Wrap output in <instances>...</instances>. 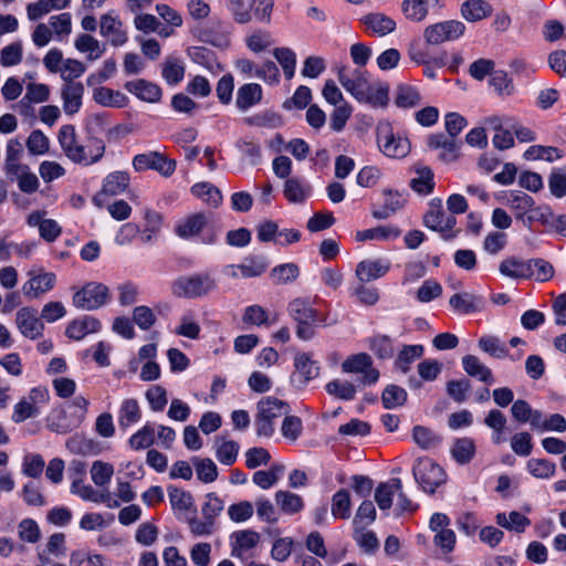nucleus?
<instances>
[{
  "label": "nucleus",
  "mask_w": 566,
  "mask_h": 566,
  "mask_svg": "<svg viewBox=\"0 0 566 566\" xmlns=\"http://www.w3.org/2000/svg\"><path fill=\"white\" fill-rule=\"evenodd\" d=\"M338 81L342 86L358 102L384 107L388 103L389 87L387 84H371L366 72L355 69L338 70Z\"/></svg>",
  "instance_id": "f257e3e1"
},
{
  "label": "nucleus",
  "mask_w": 566,
  "mask_h": 566,
  "mask_svg": "<svg viewBox=\"0 0 566 566\" xmlns=\"http://www.w3.org/2000/svg\"><path fill=\"white\" fill-rule=\"evenodd\" d=\"M216 287V280L209 273H195L178 276L171 283V293L179 298H199Z\"/></svg>",
  "instance_id": "f03ea898"
},
{
  "label": "nucleus",
  "mask_w": 566,
  "mask_h": 566,
  "mask_svg": "<svg viewBox=\"0 0 566 566\" xmlns=\"http://www.w3.org/2000/svg\"><path fill=\"white\" fill-rule=\"evenodd\" d=\"M287 313L297 324L296 336L302 340L312 339L315 335L317 313L310 302L302 297L294 298L287 305Z\"/></svg>",
  "instance_id": "7ed1b4c3"
},
{
  "label": "nucleus",
  "mask_w": 566,
  "mask_h": 566,
  "mask_svg": "<svg viewBox=\"0 0 566 566\" xmlns=\"http://www.w3.org/2000/svg\"><path fill=\"white\" fill-rule=\"evenodd\" d=\"M413 476L420 488L427 493H434L446 481L443 469L429 458H422L413 467Z\"/></svg>",
  "instance_id": "20e7f679"
},
{
  "label": "nucleus",
  "mask_w": 566,
  "mask_h": 566,
  "mask_svg": "<svg viewBox=\"0 0 566 566\" xmlns=\"http://www.w3.org/2000/svg\"><path fill=\"white\" fill-rule=\"evenodd\" d=\"M108 298V287L102 283L90 282L73 295V305L83 311H93L103 306Z\"/></svg>",
  "instance_id": "39448f33"
},
{
  "label": "nucleus",
  "mask_w": 566,
  "mask_h": 566,
  "mask_svg": "<svg viewBox=\"0 0 566 566\" xmlns=\"http://www.w3.org/2000/svg\"><path fill=\"white\" fill-rule=\"evenodd\" d=\"M132 165L136 171L153 169L163 177H170L176 170V161L159 151L138 154L133 158Z\"/></svg>",
  "instance_id": "423d86ee"
},
{
  "label": "nucleus",
  "mask_w": 566,
  "mask_h": 566,
  "mask_svg": "<svg viewBox=\"0 0 566 566\" xmlns=\"http://www.w3.org/2000/svg\"><path fill=\"white\" fill-rule=\"evenodd\" d=\"M464 24L460 21L449 20L431 24L424 29L423 36L428 44L438 45L453 41L464 33Z\"/></svg>",
  "instance_id": "0eeeda50"
},
{
  "label": "nucleus",
  "mask_w": 566,
  "mask_h": 566,
  "mask_svg": "<svg viewBox=\"0 0 566 566\" xmlns=\"http://www.w3.org/2000/svg\"><path fill=\"white\" fill-rule=\"evenodd\" d=\"M377 142L384 155L391 158H403L410 151L407 138L395 136L389 126L378 129Z\"/></svg>",
  "instance_id": "6e6552de"
},
{
  "label": "nucleus",
  "mask_w": 566,
  "mask_h": 566,
  "mask_svg": "<svg viewBox=\"0 0 566 566\" xmlns=\"http://www.w3.org/2000/svg\"><path fill=\"white\" fill-rule=\"evenodd\" d=\"M342 370L346 374H361L365 385H373L379 378V371L373 368L371 357L365 353L346 358L342 364Z\"/></svg>",
  "instance_id": "1a4fd4ad"
},
{
  "label": "nucleus",
  "mask_w": 566,
  "mask_h": 566,
  "mask_svg": "<svg viewBox=\"0 0 566 566\" xmlns=\"http://www.w3.org/2000/svg\"><path fill=\"white\" fill-rule=\"evenodd\" d=\"M455 222L454 216L446 213L440 199L430 201L429 210L423 216V223L427 228L444 234L453 229Z\"/></svg>",
  "instance_id": "9d476101"
},
{
  "label": "nucleus",
  "mask_w": 566,
  "mask_h": 566,
  "mask_svg": "<svg viewBox=\"0 0 566 566\" xmlns=\"http://www.w3.org/2000/svg\"><path fill=\"white\" fill-rule=\"evenodd\" d=\"M28 276L29 280L22 285V292L29 298H38L51 291L56 281L54 273L44 272L42 269L30 270Z\"/></svg>",
  "instance_id": "9b49d317"
},
{
  "label": "nucleus",
  "mask_w": 566,
  "mask_h": 566,
  "mask_svg": "<svg viewBox=\"0 0 566 566\" xmlns=\"http://www.w3.org/2000/svg\"><path fill=\"white\" fill-rule=\"evenodd\" d=\"M105 149L104 140L90 136L86 142L82 143V146L78 147L72 161L83 166H91L98 163L104 157Z\"/></svg>",
  "instance_id": "f8f14e48"
},
{
  "label": "nucleus",
  "mask_w": 566,
  "mask_h": 566,
  "mask_svg": "<svg viewBox=\"0 0 566 566\" xmlns=\"http://www.w3.org/2000/svg\"><path fill=\"white\" fill-rule=\"evenodd\" d=\"M50 87L43 83H29L24 96L18 102L17 108L23 116L32 114V104H40L49 101Z\"/></svg>",
  "instance_id": "ddd939ff"
},
{
  "label": "nucleus",
  "mask_w": 566,
  "mask_h": 566,
  "mask_svg": "<svg viewBox=\"0 0 566 566\" xmlns=\"http://www.w3.org/2000/svg\"><path fill=\"white\" fill-rule=\"evenodd\" d=\"M129 175L126 171H113L108 174L102 185L101 191L93 198L96 206L102 207V196H118L128 188Z\"/></svg>",
  "instance_id": "4468645a"
},
{
  "label": "nucleus",
  "mask_w": 566,
  "mask_h": 566,
  "mask_svg": "<svg viewBox=\"0 0 566 566\" xmlns=\"http://www.w3.org/2000/svg\"><path fill=\"white\" fill-rule=\"evenodd\" d=\"M390 269V262L385 259H368L360 261L355 270V275L360 283L382 277Z\"/></svg>",
  "instance_id": "2eb2a0df"
},
{
  "label": "nucleus",
  "mask_w": 566,
  "mask_h": 566,
  "mask_svg": "<svg viewBox=\"0 0 566 566\" xmlns=\"http://www.w3.org/2000/svg\"><path fill=\"white\" fill-rule=\"evenodd\" d=\"M101 34L108 39L114 46H120L127 41V34L123 29V23L113 11L101 17Z\"/></svg>",
  "instance_id": "dca6fc26"
},
{
  "label": "nucleus",
  "mask_w": 566,
  "mask_h": 566,
  "mask_svg": "<svg viewBox=\"0 0 566 566\" xmlns=\"http://www.w3.org/2000/svg\"><path fill=\"white\" fill-rule=\"evenodd\" d=\"M443 0H403L401 10L405 17L413 22L423 21L430 10L442 8Z\"/></svg>",
  "instance_id": "f3484780"
},
{
  "label": "nucleus",
  "mask_w": 566,
  "mask_h": 566,
  "mask_svg": "<svg viewBox=\"0 0 566 566\" xmlns=\"http://www.w3.org/2000/svg\"><path fill=\"white\" fill-rule=\"evenodd\" d=\"M36 314V311L31 307H23L17 313L18 328L23 336L30 339L40 337L44 327Z\"/></svg>",
  "instance_id": "a211bd4d"
},
{
  "label": "nucleus",
  "mask_w": 566,
  "mask_h": 566,
  "mask_svg": "<svg viewBox=\"0 0 566 566\" xmlns=\"http://www.w3.org/2000/svg\"><path fill=\"white\" fill-rule=\"evenodd\" d=\"M295 376L293 381L305 386L310 380L315 379L319 375V366L317 361L306 353H298L294 357Z\"/></svg>",
  "instance_id": "6ab92c4d"
},
{
  "label": "nucleus",
  "mask_w": 566,
  "mask_h": 566,
  "mask_svg": "<svg viewBox=\"0 0 566 566\" xmlns=\"http://www.w3.org/2000/svg\"><path fill=\"white\" fill-rule=\"evenodd\" d=\"M125 88L139 99L148 103L159 102L163 94L161 88L157 84L143 78L127 82Z\"/></svg>",
  "instance_id": "aec40b11"
},
{
  "label": "nucleus",
  "mask_w": 566,
  "mask_h": 566,
  "mask_svg": "<svg viewBox=\"0 0 566 566\" xmlns=\"http://www.w3.org/2000/svg\"><path fill=\"white\" fill-rule=\"evenodd\" d=\"M101 322L93 316H83L72 321L65 331L69 338L81 340L86 335L97 333L101 329Z\"/></svg>",
  "instance_id": "412c9836"
},
{
  "label": "nucleus",
  "mask_w": 566,
  "mask_h": 566,
  "mask_svg": "<svg viewBox=\"0 0 566 566\" xmlns=\"http://www.w3.org/2000/svg\"><path fill=\"white\" fill-rule=\"evenodd\" d=\"M84 86L80 82L65 83L61 91L63 109L66 114H75L82 105Z\"/></svg>",
  "instance_id": "4be33fe9"
},
{
  "label": "nucleus",
  "mask_w": 566,
  "mask_h": 566,
  "mask_svg": "<svg viewBox=\"0 0 566 566\" xmlns=\"http://www.w3.org/2000/svg\"><path fill=\"white\" fill-rule=\"evenodd\" d=\"M461 364L468 376L473 377L488 385L494 382V377L491 368L483 364L478 356L465 355L462 357Z\"/></svg>",
  "instance_id": "5701e85b"
},
{
  "label": "nucleus",
  "mask_w": 566,
  "mask_h": 566,
  "mask_svg": "<svg viewBox=\"0 0 566 566\" xmlns=\"http://www.w3.org/2000/svg\"><path fill=\"white\" fill-rule=\"evenodd\" d=\"M232 549L231 556L235 558H243L244 553L252 549L260 542V535L252 530L238 531L232 534Z\"/></svg>",
  "instance_id": "b1692460"
},
{
  "label": "nucleus",
  "mask_w": 566,
  "mask_h": 566,
  "mask_svg": "<svg viewBox=\"0 0 566 566\" xmlns=\"http://www.w3.org/2000/svg\"><path fill=\"white\" fill-rule=\"evenodd\" d=\"M402 489V482L398 478H392L387 482H381L375 490V502L380 511H388L392 505L394 495Z\"/></svg>",
  "instance_id": "393cba45"
},
{
  "label": "nucleus",
  "mask_w": 566,
  "mask_h": 566,
  "mask_svg": "<svg viewBox=\"0 0 566 566\" xmlns=\"http://www.w3.org/2000/svg\"><path fill=\"white\" fill-rule=\"evenodd\" d=\"M262 96L263 92L261 85L256 83L243 84L237 91L235 105L240 111L245 112L259 104Z\"/></svg>",
  "instance_id": "a878e982"
},
{
  "label": "nucleus",
  "mask_w": 566,
  "mask_h": 566,
  "mask_svg": "<svg viewBox=\"0 0 566 566\" xmlns=\"http://www.w3.org/2000/svg\"><path fill=\"white\" fill-rule=\"evenodd\" d=\"M208 220V216L202 212L193 213L177 224L176 233L184 239L195 237L207 226Z\"/></svg>",
  "instance_id": "bb28decb"
},
{
  "label": "nucleus",
  "mask_w": 566,
  "mask_h": 566,
  "mask_svg": "<svg viewBox=\"0 0 566 566\" xmlns=\"http://www.w3.org/2000/svg\"><path fill=\"white\" fill-rule=\"evenodd\" d=\"M450 306L458 313H473L481 310L483 298L473 293H457L449 300Z\"/></svg>",
  "instance_id": "cd10ccee"
},
{
  "label": "nucleus",
  "mask_w": 566,
  "mask_h": 566,
  "mask_svg": "<svg viewBox=\"0 0 566 566\" xmlns=\"http://www.w3.org/2000/svg\"><path fill=\"white\" fill-rule=\"evenodd\" d=\"M416 176L410 180V187L419 195L427 196L433 191V172L428 166L416 165Z\"/></svg>",
  "instance_id": "c85d7f7f"
},
{
  "label": "nucleus",
  "mask_w": 566,
  "mask_h": 566,
  "mask_svg": "<svg viewBox=\"0 0 566 566\" xmlns=\"http://www.w3.org/2000/svg\"><path fill=\"white\" fill-rule=\"evenodd\" d=\"M507 423L505 415L499 409H491L484 418V424L492 430V442L501 444L505 441L504 431Z\"/></svg>",
  "instance_id": "c756f323"
},
{
  "label": "nucleus",
  "mask_w": 566,
  "mask_h": 566,
  "mask_svg": "<svg viewBox=\"0 0 566 566\" xmlns=\"http://www.w3.org/2000/svg\"><path fill=\"white\" fill-rule=\"evenodd\" d=\"M94 101L106 107H124L128 103V98L119 91H114L108 87H97L93 91Z\"/></svg>",
  "instance_id": "7c9ffc66"
},
{
  "label": "nucleus",
  "mask_w": 566,
  "mask_h": 566,
  "mask_svg": "<svg viewBox=\"0 0 566 566\" xmlns=\"http://www.w3.org/2000/svg\"><path fill=\"white\" fill-rule=\"evenodd\" d=\"M57 139L64 155L72 161L78 147L82 146V142L77 138L75 127L73 125H63L59 130Z\"/></svg>",
  "instance_id": "2f4dec72"
},
{
  "label": "nucleus",
  "mask_w": 566,
  "mask_h": 566,
  "mask_svg": "<svg viewBox=\"0 0 566 566\" xmlns=\"http://www.w3.org/2000/svg\"><path fill=\"white\" fill-rule=\"evenodd\" d=\"M7 175L17 180L19 189L24 193H33L39 189V179L28 165H22L19 170L13 169Z\"/></svg>",
  "instance_id": "473e14b6"
},
{
  "label": "nucleus",
  "mask_w": 566,
  "mask_h": 566,
  "mask_svg": "<svg viewBox=\"0 0 566 566\" xmlns=\"http://www.w3.org/2000/svg\"><path fill=\"white\" fill-rule=\"evenodd\" d=\"M475 443L472 438H459L451 447V455L461 465L469 463L475 455Z\"/></svg>",
  "instance_id": "72a5a7b5"
},
{
  "label": "nucleus",
  "mask_w": 566,
  "mask_h": 566,
  "mask_svg": "<svg viewBox=\"0 0 566 566\" xmlns=\"http://www.w3.org/2000/svg\"><path fill=\"white\" fill-rule=\"evenodd\" d=\"M423 350L422 345H405L395 360V367L402 374H407L410 365L423 355Z\"/></svg>",
  "instance_id": "f704fd0d"
},
{
  "label": "nucleus",
  "mask_w": 566,
  "mask_h": 566,
  "mask_svg": "<svg viewBox=\"0 0 566 566\" xmlns=\"http://www.w3.org/2000/svg\"><path fill=\"white\" fill-rule=\"evenodd\" d=\"M365 25L379 36L391 33L395 28V21L380 13H370L363 19Z\"/></svg>",
  "instance_id": "c9c22d12"
},
{
  "label": "nucleus",
  "mask_w": 566,
  "mask_h": 566,
  "mask_svg": "<svg viewBox=\"0 0 566 566\" xmlns=\"http://www.w3.org/2000/svg\"><path fill=\"white\" fill-rule=\"evenodd\" d=\"M478 346L493 358L503 359L509 356V348L497 336L484 335L479 338Z\"/></svg>",
  "instance_id": "e433bc0d"
},
{
  "label": "nucleus",
  "mask_w": 566,
  "mask_h": 566,
  "mask_svg": "<svg viewBox=\"0 0 566 566\" xmlns=\"http://www.w3.org/2000/svg\"><path fill=\"white\" fill-rule=\"evenodd\" d=\"M161 75L168 85H177L185 76V66L180 59L169 56L163 64Z\"/></svg>",
  "instance_id": "4c0bfd02"
},
{
  "label": "nucleus",
  "mask_w": 566,
  "mask_h": 566,
  "mask_svg": "<svg viewBox=\"0 0 566 566\" xmlns=\"http://www.w3.org/2000/svg\"><path fill=\"white\" fill-rule=\"evenodd\" d=\"M275 502L283 513L290 515L301 512L304 507L303 499L290 491H277Z\"/></svg>",
  "instance_id": "58836bf2"
},
{
  "label": "nucleus",
  "mask_w": 566,
  "mask_h": 566,
  "mask_svg": "<svg viewBox=\"0 0 566 566\" xmlns=\"http://www.w3.org/2000/svg\"><path fill=\"white\" fill-rule=\"evenodd\" d=\"M189 55L198 65L207 69L210 72L221 71V65L216 61L214 52L203 46H195L189 50Z\"/></svg>",
  "instance_id": "ea45409f"
},
{
  "label": "nucleus",
  "mask_w": 566,
  "mask_h": 566,
  "mask_svg": "<svg viewBox=\"0 0 566 566\" xmlns=\"http://www.w3.org/2000/svg\"><path fill=\"white\" fill-rule=\"evenodd\" d=\"M462 15L468 21H479L492 13V7L484 0H468L462 4Z\"/></svg>",
  "instance_id": "a19ab883"
},
{
  "label": "nucleus",
  "mask_w": 566,
  "mask_h": 566,
  "mask_svg": "<svg viewBox=\"0 0 566 566\" xmlns=\"http://www.w3.org/2000/svg\"><path fill=\"white\" fill-rule=\"evenodd\" d=\"M239 449L240 446L233 440H216V457L221 464H233L237 461Z\"/></svg>",
  "instance_id": "79ce46f5"
},
{
  "label": "nucleus",
  "mask_w": 566,
  "mask_h": 566,
  "mask_svg": "<svg viewBox=\"0 0 566 566\" xmlns=\"http://www.w3.org/2000/svg\"><path fill=\"white\" fill-rule=\"evenodd\" d=\"M142 411L136 399H125L119 408L118 423L120 428H128L139 421Z\"/></svg>",
  "instance_id": "37998d69"
},
{
  "label": "nucleus",
  "mask_w": 566,
  "mask_h": 566,
  "mask_svg": "<svg viewBox=\"0 0 566 566\" xmlns=\"http://www.w3.org/2000/svg\"><path fill=\"white\" fill-rule=\"evenodd\" d=\"M499 271L501 274L511 279L530 277V266H527V262H523L516 258L504 259L499 265Z\"/></svg>",
  "instance_id": "c03bdc74"
},
{
  "label": "nucleus",
  "mask_w": 566,
  "mask_h": 566,
  "mask_svg": "<svg viewBox=\"0 0 566 566\" xmlns=\"http://www.w3.org/2000/svg\"><path fill=\"white\" fill-rule=\"evenodd\" d=\"M74 46L81 53H87V57L91 61L99 59L104 53V49L98 40L86 33H82L76 38Z\"/></svg>",
  "instance_id": "a18cd8bd"
},
{
  "label": "nucleus",
  "mask_w": 566,
  "mask_h": 566,
  "mask_svg": "<svg viewBox=\"0 0 566 566\" xmlns=\"http://www.w3.org/2000/svg\"><path fill=\"white\" fill-rule=\"evenodd\" d=\"M258 410L269 416V418L274 421L279 417L286 416L290 411V407L280 399L266 397L259 401Z\"/></svg>",
  "instance_id": "49530a36"
},
{
  "label": "nucleus",
  "mask_w": 566,
  "mask_h": 566,
  "mask_svg": "<svg viewBox=\"0 0 566 566\" xmlns=\"http://www.w3.org/2000/svg\"><path fill=\"white\" fill-rule=\"evenodd\" d=\"M52 35L59 41L66 39L72 32V17L69 12L52 15L49 19Z\"/></svg>",
  "instance_id": "de8ad7c7"
},
{
  "label": "nucleus",
  "mask_w": 566,
  "mask_h": 566,
  "mask_svg": "<svg viewBox=\"0 0 566 566\" xmlns=\"http://www.w3.org/2000/svg\"><path fill=\"white\" fill-rule=\"evenodd\" d=\"M350 495L345 489L337 491L332 497L331 512L335 518L347 520L350 516Z\"/></svg>",
  "instance_id": "09e8293b"
},
{
  "label": "nucleus",
  "mask_w": 566,
  "mask_h": 566,
  "mask_svg": "<svg viewBox=\"0 0 566 566\" xmlns=\"http://www.w3.org/2000/svg\"><path fill=\"white\" fill-rule=\"evenodd\" d=\"M496 523L510 531L522 533L531 524V521L517 511L510 512L509 516L505 513L496 515Z\"/></svg>",
  "instance_id": "8fccbe9b"
},
{
  "label": "nucleus",
  "mask_w": 566,
  "mask_h": 566,
  "mask_svg": "<svg viewBox=\"0 0 566 566\" xmlns=\"http://www.w3.org/2000/svg\"><path fill=\"white\" fill-rule=\"evenodd\" d=\"M144 218L146 220V224L144 230L142 231L140 240L143 243L148 244L153 242L161 228V216L150 209H146L144 212Z\"/></svg>",
  "instance_id": "3c124183"
},
{
  "label": "nucleus",
  "mask_w": 566,
  "mask_h": 566,
  "mask_svg": "<svg viewBox=\"0 0 566 566\" xmlns=\"http://www.w3.org/2000/svg\"><path fill=\"white\" fill-rule=\"evenodd\" d=\"M421 96L416 87L399 85L396 90L395 104L401 108H411L420 104Z\"/></svg>",
  "instance_id": "603ef678"
},
{
  "label": "nucleus",
  "mask_w": 566,
  "mask_h": 566,
  "mask_svg": "<svg viewBox=\"0 0 566 566\" xmlns=\"http://www.w3.org/2000/svg\"><path fill=\"white\" fill-rule=\"evenodd\" d=\"M412 439L423 450L436 449L441 443V438L438 434L422 426L413 427Z\"/></svg>",
  "instance_id": "864d4df0"
},
{
  "label": "nucleus",
  "mask_w": 566,
  "mask_h": 566,
  "mask_svg": "<svg viewBox=\"0 0 566 566\" xmlns=\"http://www.w3.org/2000/svg\"><path fill=\"white\" fill-rule=\"evenodd\" d=\"M273 43L272 34L268 30H255L245 38L247 46L254 53L268 50Z\"/></svg>",
  "instance_id": "5fc2aeb1"
},
{
  "label": "nucleus",
  "mask_w": 566,
  "mask_h": 566,
  "mask_svg": "<svg viewBox=\"0 0 566 566\" xmlns=\"http://www.w3.org/2000/svg\"><path fill=\"white\" fill-rule=\"evenodd\" d=\"M400 231L397 228L389 226H381L373 229H367L363 231H358L356 233L357 241H367V240H388L391 238H398Z\"/></svg>",
  "instance_id": "6e6d98bb"
},
{
  "label": "nucleus",
  "mask_w": 566,
  "mask_h": 566,
  "mask_svg": "<svg viewBox=\"0 0 566 566\" xmlns=\"http://www.w3.org/2000/svg\"><path fill=\"white\" fill-rule=\"evenodd\" d=\"M191 192L212 207H218L222 201L220 190L209 182H199L191 187Z\"/></svg>",
  "instance_id": "4d7b16f0"
},
{
  "label": "nucleus",
  "mask_w": 566,
  "mask_h": 566,
  "mask_svg": "<svg viewBox=\"0 0 566 566\" xmlns=\"http://www.w3.org/2000/svg\"><path fill=\"white\" fill-rule=\"evenodd\" d=\"M200 332L201 327L191 312L185 313L180 317V323L175 329L176 335L190 339L199 338Z\"/></svg>",
  "instance_id": "13d9d810"
},
{
  "label": "nucleus",
  "mask_w": 566,
  "mask_h": 566,
  "mask_svg": "<svg viewBox=\"0 0 566 566\" xmlns=\"http://www.w3.org/2000/svg\"><path fill=\"white\" fill-rule=\"evenodd\" d=\"M192 464L196 469L198 480L203 483H211L218 478V468L211 459H200L195 457Z\"/></svg>",
  "instance_id": "bf43d9fd"
},
{
  "label": "nucleus",
  "mask_w": 566,
  "mask_h": 566,
  "mask_svg": "<svg viewBox=\"0 0 566 566\" xmlns=\"http://www.w3.org/2000/svg\"><path fill=\"white\" fill-rule=\"evenodd\" d=\"M273 55L282 66L285 77L291 80L294 76L296 69L295 52L290 48H276L273 51Z\"/></svg>",
  "instance_id": "052dcab7"
},
{
  "label": "nucleus",
  "mask_w": 566,
  "mask_h": 566,
  "mask_svg": "<svg viewBox=\"0 0 566 566\" xmlns=\"http://www.w3.org/2000/svg\"><path fill=\"white\" fill-rule=\"evenodd\" d=\"M325 389L340 400H353L356 396L355 385L346 380L334 379L326 384Z\"/></svg>",
  "instance_id": "680f3d73"
},
{
  "label": "nucleus",
  "mask_w": 566,
  "mask_h": 566,
  "mask_svg": "<svg viewBox=\"0 0 566 566\" xmlns=\"http://www.w3.org/2000/svg\"><path fill=\"white\" fill-rule=\"evenodd\" d=\"M407 400V391L397 385H388L381 395V401L386 409L402 406Z\"/></svg>",
  "instance_id": "e2e57ef3"
},
{
  "label": "nucleus",
  "mask_w": 566,
  "mask_h": 566,
  "mask_svg": "<svg viewBox=\"0 0 566 566\" xmlns=\"http://www.w3.org/2000/svg\"><path fill=\"white\" fill-rule=\"evenodd\" d=\"M90 473L95 485L104 486L112 480L114 467L108 462L96 460L93 462Z\"/></svg>",
  "instance_id": "0e129e2a"
},
{
  "label": "nucleus",
  "mask_w": 566,
  "mask_h": 566,
  "mask_svg": "<svg viewBox=\"0 0 566 566\" xmlns=\"http://www.w3.org/2000/svg\"><path fill=\"white\" fill-rule=\"evenodd\" d=\"M270 275L276 284H287L298 277L300 269L295 263H284L274 266Z\"/></svg>",
  "instance_id": "69168bd1"
},
{
  "label": "nucleus",
  "mask_w": 566,
  "mask_h": 566,
  "mask_svg": "<svg viewBox=\"0 0 566 566\" xmlns=\"http://www.w3.org/2000/svg\"><path fill=\"white\" fill-rule=\"evenodd\" d=\"M490 85L502 97L511 96L515 88L512 78L504 71H494L491 73Z\"/></svg>",
  "instance_id": "338daca9"
},
{
  "label": "nucleus",
  "mask_w": 566,
  "mask_h": 566,
  "mask_svg": "<svg viewBox=\"0 0 566 566\" xmlns=\"http://www.w3.org/2000/svg\"><path fill=\"white\" fill-rule=\"evenodd\" d=\"M282 472V465H273L270 470H259L254 472L252 481L261 489L268 490L276 484Z\"/></svg>",
  "instance_id": "774afa93"
}]
</instances>
